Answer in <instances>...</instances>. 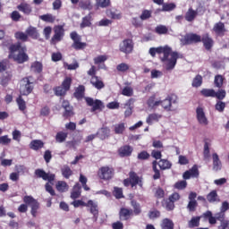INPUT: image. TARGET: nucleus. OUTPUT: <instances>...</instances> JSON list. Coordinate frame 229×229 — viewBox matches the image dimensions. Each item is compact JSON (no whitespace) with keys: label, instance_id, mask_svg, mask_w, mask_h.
<instances>
[{"label":"nucleus","instance_id":"obj_34","mask_svg":"<svg viewBox=\"0 0 229 229\" xmlns=\"http://www.w3.org/2000/svg\"><path fill=\"white\" fill-rule=\"evenodd\" d=\"M42 148H44V142H42L40 140H34L30 142V149H34V151H37Z\"/></svg>","mask_w":229,"mask_h":229},{"label":"nucleus","instance_id":"obj_17","mask_svg":"<svg viewBox=\"0 0 229 229\" xmlns=\"http://www.w3.org/2000/svg\"><path fill=\"white\" fill-rule=\"evenodd\" d=\"M213 31H215V33L218 35V37H223V35L226 33V29H225V23L223 22L216 23L214 25Z\"/></svg>","mask_w":229,"mask_h":229},{"label":"nucleus","instance_id":"obj_23","mask_svg":"<svg viewBox=\"0 0 229 229\" xmlns=\"http://www.w3.org/2000/svg\"><path fill=\"white\" fill-rule=\"evenodd\" d=\"M160 119H162V114L153 113V114H148V116L146 119V123L148 124H153V123H158V121H160Z\"/></svg>","mask_w":229,"mask_h":229},{"label":"nucleus","instance_id":"obj_42","mask_svg":"<svg viewBox=\"0 0 229 229\" xmlns=\"http://www.w3.org/2000/svg\"><path fill=\"white\" fill-rule=\"evenodd\" d=\"M199 216H193L189 222L188 226L189 228H196V226H199Z\"/></svg>","mask_w":229,"mask_h":229},{"label":"nucleus","instance_id":"obj_37","mask_svg":"<svg viewBox=\"0 0 229 229\" xmlns=\"http://www.w3.org/2000/svg\"><path fill=\"white\" fill-rule=\"evenodd\" d=\"M114 133H116V135H123V133H124V130H126L124 123H116L114 124Z\"/></svg>","mask_w":229,"mask_h":229},{"label":"nucleus","instance_id":"obj_52","mask_svg":"<svg viewBox=\"0 0 229 229\" xmlns=\"http://www.w3.org/2000/svg\"><path fill=\"white\" fill-rule=\"evenodd\" d=\"M130 69V65L126 63H122L116 66V71L119 72H126Z\"/></svg>","mask_w":229,"mask_h":229},{"label":"nucleus","instance_id":"obj_40","mask_svg":"<svg viewBox=\"0 0 229 229\" xmlns=\"http://www.w3.org/2000/svg\"><path fill=\"white\" fill-rule=\"evenodd\" d=\"M62 174L64 178H71L72 176V170L68 165H64L61 169Z\"/></svg>","mask_w":229,"mask_h":229},{"label":"nucleus","instance_id":"obj_22","mask_svg":"<svg viewBox=\"0 0 229 229\" xmlns=\"http://www.w3.org/2000/svg\"><path fill=\"white\" fill-rule=\"evenodd\" d=\"M18 10L20 12H22V13H25V15H30L31 12H33V9L31 8V5L30 4L21 3L17 6Z\"/></svg>","mask_w":229,"mask_h":229},{"label":"nucleus","instance_id":"obj_21","mask_svg":"<svg viewBox=\"0 0 229 229\" xmlns=\"http://www.w3.org/2000/svg\"><path fill=\"white\" fill-rule=\"evenodd\" d=\"M90 83L93 85V87H95V89H98L105 88V83H103V81H101V79H99L98 76L91 77Z\"/></svg>","mask_w":229,"mask_h":229},{"label":"nucleus","instance_id":"obj_7","mask_svg":"<svg viewBox=\"0 0 229 229\" xmlns=\"http://www.w3.org/2000/svg\"><path fill=\"white\" fill-rule=\"evenodd\" d=\"M70 37L72 40H73V43L72 45V47H73V49H76L78 51L80 49H85V47H87V43L81 42V36L78 35V33L72 32L70 34Z\"/></svg>","mask_w":229,"mask_h":229},{"label":"nucleus","instance_id":"obj_27","mask_svg":"<svg viewBox=\"0 0 229 229\" xmlns=\"http://www.w3.org/2000/svg\"><path fill=\"white\" fill-rule=\"evenodd\" d=\"M198 16V12L192 10V8H190L185 14V20L188 22H192V21H194V19H196V17Z\"/></svg>","mask_w":229,"mask_h":229},{"label":"nucleus","instance_id":"obj_46","mask_svg":"<svg viewBox=\"0 0 229 229\" xmlns=\"http://www.w3.org/2000/svg\"><path fill=\"white\" fill-rule=\"evenodd\" d=\"M17 40H21V42H28V34L24 32L18 31L14 34Z\"/></svg>","mask_w":229,"mask_h":229},{"label":"nucleus","instance_id":"obj_56","mask_svg":"<svg viewBox=\"0 0 229 229\" xmlns=\"http://www.w3.org/2000/svg\"><path fill=\"white\" fill-rule=\"evenodd\" d=\"M174 8H176V4H174V3L163 4V12H173Z\"/></svg>","mask_w":229,"mask_h":229},{"label":"nucleus","instance_id":"obj_11","mask_svg":"<svg viewBox=\"0 0 229 229\" xmlns=\"http://www.w3.org/2000/svg\"><path fill=\"white\" fill-rule=\"evenodd\" d=\"M196 114H197V121L200 126H208V118H207V115L205 114V111H203V108L198 107L196 109Z\"/></svg>","mask_w":229,"mask_h":229},{"label":"nucleus","instance_id":"obj_41","mask_svg":"<svg viewBox=\"0 0 229 229\" xmlns=\"http://www.w3.org/2000/svg\"><path fill=\"white\" fill-rule=\"evenodd\" d=\"M131 205L133 208L132 214H134V216H139L140 212H142V209H140V204H139L137 201L131 200Z\"/></svg>","mask_w":229,"mask_h":229},{"label":"nucleus","instance_id":"obj_9","mask_svg":"<svg viewBox=\"0 0 229 229\" xmlns=\"http://www.w3.org/2000/svg\"><path fill=\"white\" fill-rule=\"evenodd\" d=\"M84 207L89 208L90 214L93 215L94 221H98V216H99V207L98 202L95 200H89L88 203L84 204Z\"/></svg>","mask_w":229,"mask_h":229},{"label":"nucleus","instance_id":"obj_36","mask_svg":"<svg viewBox=\"0 0 229 229\" xmlns=\"http://www.w3.org/2000/svg\"><path fill=\"white\" fill-rule=\"evenodd\" d=\"M205 219H208L209 225H216L217 223V218L212 215V211H207L203 214Z\"/></svg>","mask_w":229,"mask_h":229},{"label":"nucleus","instance_id":"obj_64","mask_svg":"<svg viewBox=\"0 0 229 229\" xmlns=\"http://www.w3.org/2000/svg\"><path fill=\"white\" fill-rule=\"evenodd\" d=\"M218 229H229V220H223Z\"/></svg>","mask_w":229,"mask_h":229},{"label":"nucleus","instance_id":"obj_1","mask_svg":"<svg viewBox=\"0 0 229 229\" xmlns=\"http://www.w3.org/2000/svg\"><path fill=\"white\" fill-rule=\"evenodd\" d=\"M148 53L153 57L156 56L157 53V55H163V56L160 57V60L163 62L164 67L166 71H173V69L176 67V62L179 55L177 52H173L169 46L151 47L149 48Z\"/></svg>","mask_w":229,"mask_h":229},{"label":"nucleus","instance_id":"obj_30","mask_svg":"<svg viewBox=\"0 0 229 229\" xmlns=\"http://www.w3.org/2000/svg\"><path fill=\"white\" fill-rule=\"evenodd\" d=\"M55 187L59 192H67L69 191V185L64 181H58Z\"/></svg>","mask_w":229,"mask_h":229},{"label":"nucleus","instance_id":"obj_51","mask_svg":"<svg viewBox=\"0 0 229 229\" xmlns=\"http://www.w3.org/2000/svg\"><path fill=\"white\" fill-rule=\"evenodd\" d=\"M31 70L34 72H42V63L35 62L31 64Z\"/></svg>","mask_w":229,"mask_h":229},{"label":"nucleus","instance_id":"obj_44","mask_svg":"<svg viewBox=\"0 0 229 229\" xmlns=\"http://www.w3.org/2000/svg\"><path fill=\"white\" fill-rule=\"evenodd\" d=\"M224 81H225V77H223V75L215 76L214 83H215V87H216L217 89H221V87H223Z\"/></svg>","mask_w":229,"mask_h":229},{"label":"nucleus","instance_id":"obj_24","mask_svg":"<svg viewBox=\"0 0 229 229\" xmlns=\"http://www.w3.org/2000/svg\"><path fill=\"white\" fill-rule=\"evenodd\" d=\"M133 151V148L128 145H125L119 148L118 153L120 157H130Z\"/></svg>","mask_w":229,"mask_h":229},{"label":"nucleus","instance_id":"obj_28","mask_svg":"<svg viewBox=\"0 0 229 229\" xmlns=\"http://www.w3.org/2000/svg\"><path fill=\"white\" fill-rule=\"evenodd\" d=\"M69 133L65 131H59L55 135V142H58V144H62L63 142H65L67 140Z\"/></svg>","mask_w":229,"mask_h":229},{"label":"nucleus","instance_id":"obj_4","mask_svg":"<svg viewBox=\"0 0 229 229\" xmlns=\"http://www.w3.org/2000/svg\"><path fill=\"white\" fill-rule=\"evenodd\" d=\"M24 203L26 205H29L31 208L30 214L33 217H37V210H38L40 204H38V201L37 199H33L32 196H25L23 198Z\"/></svg>","mask_w":229,"mask_h":229},{"label":"nucleus","instance_id":"obj_2","mask_svg":"<svg viewBox=\"0 0 229 229\" xmlns=\"http://www.w3.org/2000/svg\"><path fill=\"white\" fill-rule=\"evenodd\" d=\"M9 58H13L18 64H24L28 62V55L26 54V47H21V43H16L10 47Z\"/></svg>","mask_w":229,"mask_h":229},{"label":"nucleus","instance_id":"obj_18","mask_svg":"<svg viewBox=\"0 0 229 229\" xmlns=\"http://www.w3.org/2000/svg\"><path fill=\"white\" fill-rule=\"evenodd\" d=\"M132 215L133 210L125 208H122L119 212L120 219H123V221H128V219H130V216Z\"/></svg>","mask_w":229,"mask_h":229},{"label":"nucleus","instance_id":"obj_15","mask_svg":"<svg viewBox=\"0 0 229 229\" xmlns=\"http://www.w3.org/2000/svg\"><path fill=\"white\" fill-rule=\"evenodd\" d=\"M26 34H27V37H30V38H33L34 40H37L40 37V33L38 32V30H37V28L33 26L27 28Z\"/></svg>","mask_w":229,"mask_h":229},{"label":"nucleus","instance_id":"obj_6","mask_svg":"<svg viewBox=\"0 0 229 229\" xmlns=\"http://www.w3.org/2000/svg\"><path fill=\"white\" fill-rule=\"evenodd\" d=\"M54 36L51 38V44H57V42H62L64 36L65 35V30L64 26L57 25L54 28Z\"/></svg>","mask_w":229,"mask_h":229},{"label":"nucleus","instance_id":"obj_20","mask_svg":"<svg viewBox=\"0 0 229 229\" xmlns=\"http://www.w3.org/2000/svg\"><path fill=\"white\" fill-rule=\"evenodd\" d=\"M201 42H203V45L206 49H211L212 46H214V40L211 39L210 36L208 34H204L201 38Z\"/></svg>","mask_w":229,"mask_h":229},{"label":"nucleus","instance_id":"obj_60","mask_svg":"<svg viewBox=\"0 0 229 229\" xmlns=\"http://www.w3.org/2000/svg\"><path fill=\"white\" fill-rule=\"evenodd\" d=\"M148 105L150 108H155V106H158L160 105V101H155V97H151L148 100Z\"/></svg>","mask_w":229,"mask_h":229},{"label":"nucleus","instance_id":"obj_53","mask_svg":"<svg viewBox=\"0 0 229 229\" xmlns=\"http://www.w3.org/2000/svg\"><path fill=\"white\" fill-rule=\"evenodd\" d=\"M51 33H53V28H51L50 26H47L43 30V35L47 40H49V38H51Z\"/></svg>","mask_w":229,"mask_h":229},{"label":"nucleus","instance_id":"obj_35","mask_svg":"<svg viewBox=\"0 0 229 229\" xmlns=\"http://www.w3.org/2000/svg\"><path fill=\"white\" fill-rule=\"evenodd\" d=\"M39 19L41 21H43L44 22H50V23H53V22H55V21H56V17L51 13L40 15Z\"/></svg>","mask_w":229,"mask_h":229},{"label":"nucleus","instance_id":"obj_14","mask_svg":"<svg viewBox=\"0 0 229 229\" xmlns=\"http://www.w3.org/2000/svg\"><path fill=\"white\" fill-rule=\"evenodd\" d=\"M36 175L38 178H42V180L47 182H54L55 181V174H47L44 170L38 169L35 172Z\"/></svg>","mask_w":229,"mask_h":229},{"label":"nucleus","instance_id":"obj_59","mask_svg":"<svg viewBox=\"0 0 229 229\" xmlns=\"http://www.w3.org/2000/svg\"><path fill=\"white\" fill-rule=\"evenodd\" d=\"M198 207V202L196 200H190L187 208L190 212H194Z\"/></svg>","mask_w":229,"mask_h":229},{"label":"nucleus","instance_id":"obj_12","mask_svg":"<svg viewBox=\"0 0 229 229\" xmlns=\"http://www.w3.org/2000/svg\"><path fill=\"white\" fill-rule=\"evenodd\" d=\"M85 100L89 106H92L91 112H96V110H103V108H105V106L101 100H94L90 98H86Z\"/></svg>","mask_w":229,"mask_h":229},{"label":"nucleus","instance_id":"obj_5","mask_svg":"<svg viewBox=\"0 0 229 229\" xmlns=\"http://www.w3.org/2000/svg\"><path fill=\"white\" fill-rule=\"evenodd\" d=\"M98 176L100 180H112L114 178V168L102 166L98 169Z\"/></svg>","mask_w":229,"mask_h":229},{"label":"nucleus","instance_id":"obj_3","mask_svg":"<svg viewBox=\"0 0 229 229\" xmlns=\"http://www.w3.org/2000/svg\"><path fill=\"white\" fill-rule=\"evenodd\" d=\"M160 105L165 110L174 112V110H177L178 108V97L172 95L166 99L160 101Z\"/></svg>","mask_w":229,"mask_h":229},{"label":"nucleus","instance_id":"obj_43","mask_svg":"<svg viewBox=\"0 0 229 229\" xmlns=\"http://www.w3.org/2000/svg\"><path fill=\"white\" fill-rule=\"evenodd\" d=\"M133 103H135V99L133 98H130L127 103L125 104V106H129V108L126 109L125 111V117H130V115H131L132 114V110H131V105H133Z\"/></svg>","mask_w":229,"mask_h":229},{"label":"nucleus","instance_id":"obj_8","mask_svg":"<svg viewBox=\"0 0 229 229\" xmlns=\"http://www.w3.org/2000/svg\"><path fill=\"white\" fill-rule=\"evenodd\" d=\"M33 91V85L30 79L25 78L21 81L20 92L21 96H29Z\"/></svg>","mask_w":229,"mask_h":229},{"label":"nucleus","instance_id":"obj_57","mask_svg":"<svg viewBox=\"0 0 229 229\" xmlns=\"http://www.w3.org/2000/svg\"><path fill=\"white\" fill-rule=\"evenodd\" d=\"M113 194L117 199H121V198H123V189L114 187Z\"/></svg>","mask_w":229,"mask_h":229},{"label":"nucleus","instance_id":"obj_16","mask_svg":"<svg viewBox=\"0 0 229 229\" xmlns=\"http://www.w3.org/2000/svg\"><path fill=\"white\" fill-rule=\"evenodd\" d=\"M130 180L131 187H135V185L142 187V179H140V177H139L135 172L130 173Z\"/></svg>","mask_w":229,"mask_h":229},{"label":"nucleus","instance_id":"obj_29","mask_svg":"<svg viewBox=\"0 0 229 229\" xmlns=\"http://www.w3.org/2000/svg\"><path fill=\"white\" fill-rule=\"evenodd\" d=\"M73 96L74 98H76V99H82V98H84L85 96V86L83 85L79 86L75 89Z\"/></svg>","mask_w":229,"mask_h":229},{"label":"nucleus","instance_id":"obj_63","mask_svg":"<svg viewBox=\"0 0 229 229\" xmlns=\"http://www.w3.org/2000/svg\"><path fill=\"white\" fill-rule=\"evenodd\" d=\"M81 8L82 10H91L92 9V4H90V1H86L80 4Z\"/></svg>","mask_w":229,"mask_h":229},{"label":"nucleus","instance_id":"obj_58","mask_svg":"<svg viewBox=\"0 0 229 229\" xmlns=\"http://www.w3.org/2000/svg\"><path fill=\"white\" fill-rule=\"evenodd\" d=\"M157 161H153L152 165H153V171H154V175L153 178L154 180H158L160 178V171L157 168Z\"/></svg>","mask_w":229,"mask_h":229},{"label":"nucleus","instance_id":"obj_50","mask_svg":"<svg viewBox=\"0 0 229 229\" xmlns=\"http://www.w3.org/2000/svg\"><path fill=\"white\" fill-rule=\"evenodd\" d=\"M201 83H203V77L201 75H197L192 81V87H201Z\"/></svg>","mask_w":229,"mask_h":229},{"label":"nucleus","instance_id":"obj_55","mask_svg":"<svg viewBox=\"0 0 229 229\" xmlns=\"http://www.w3.org/2000/svg\"><path fill=\"white\" fill-rule=\"evenodd\" d=\"M204 160L209 161L210 160V149L208 148V143H205L204 145Z\"/></svg>","mask_w":229,"mask_h":229},{"label":"nucleus","instance_id":"obj_19","mask_svg":"<svg viewBox=\"0 0 229 229\" xmlns=\"http://www.w3.org/2000/svg\"><path fill=\"white\" fill-rule=\"evenodd\" d=\"M213 158V170L214 171H221V167H223V165L221 163V159H219V156L217 153H214L212 156Z\"/></svg>","mask_w":229,"mask_h":229},{"label":"nucleus","instance_id":"obj_62","mask_svg":"<svg viewBox=\"0 0 229 229\" xmlns=\"http://www.w3.org/2000/svg\"><path fill=\"white\" fill-rule=\"evenodd\" d=\"M55 96H65L67 92L62 86L57 87L54 89Z\"/></svg>","mask_w":229,"mask_h":229},{"label":"nucleus","instance_id":"obj_10","mask_svg":"<svg viewBox=\"0 0 229 229\" xmlns=\"http://www.w3.org/2000/svg\"><path fill=\"white\" fill-rule=\"evenodd\" d=\"M120 51L125 55H130L133 51V41L131 39H124L120 43Z\"/></svg>","mask_w":229,"mask_h":229},{"label":"nucleus","instance_id":"obj_54","mask_svg":"<svg viewBox=\"0 0 229 229\" xmlns=\"http://www.w3.org/2000/svg\"><path fill=\"white\" fill-rule=\"evenodd\" d=\"M16 103L19 106V109L21 110V112H23V110H26V101H24V99H22V98L19 97L16 99Z\"/></svg>","mask_w":229,"mask_h":229},{"label":"nucleus","instance_id":"obj_33","mask_svg":"<svg viewBox=\"0 0 229 229\" xmlns=\"http://www.w3.org/2000/svg\"><path fill=\"white\" fill-rule=\"evenodd\" d=\"M97 135H98L99 139L105 140L110 135V129L108 127H103L98 131Z\"/></svg>","mask_w":229,"mask_h":229},{"label":"nucleus","instance_id":"obj_47","mask_svg":"<svg viewBox=\"0 0 229 229\" xmlns=\"http://www.w3.org/2000/svg\"><path fill=\"white\" fill-rule=\"evenodd\" d=\"M122 94L127 98H131V96H133V88L130 86L124 87L122 90Z\"/></svg>","mask_w":229,"mask_h":229},{"label":"nucleus","instance_id":"obj_32","mask_svg":"<svg viewBox=\"0 0 229 229\" xmlns=\"http://www.w3.org/2000/svg\"><path fill=\"white\" fill-rule=\"evenodd\" d=\"M112 4L111 0H96L95 6L99 9V8H108Z\"/></svg>","mask_w":229,"mask_h":229},{"label":"nucleus","instance_id":"obj_49","mask_svg":"<svg viewBox=\"0 0 229 229\" xmlns=\"http://www.w3.org/2000/svg\"><path fill=\"white\" fill-rule=\"evenodd\" d=\"M71 83H72V79H71V77H66L62 83V88L67 91L71 89Z\"/></svg>","mask_w":229,"mask_h":229},{"label":"nucleus","instance_id":"obj_13","mask_svg":"<svg viewBox=\"0 0 229 229\" xmlns=\"http://www.w3.org/2000/svg\"><path fill=\"white\" fill-rule=\"evenodd\" d=\"M201 42V36L194 33L187 34L184 36L183 44H196Z\"/></svg>","mask_w":229,"mask_h":229},{"label":"nucleus","instance_id":"obj_26","mask_svg":"<svg viewBox=\"0 0 229 229\" xmlns=\"http://www.w3.org/2000/svg\"><path fill=\"white\" fill-rule=\"evenodd\" d=\"M162 229H174V223L169 218H164L160 225Z\"/></svg>","mask_w":229,"mask_h":229},{"label":"nucleus","instance_id":"obj_25","mask_svg":"<svg viewBox=\"0 0 229 229\" xmlns=\"http://www.w3.org/2000/svg\"><path fill=\"white\" fill-rule=\"evenodd\" d=\"M207 199L209 203L219 202V195H217V191L216 190L212 191L207 195Z\"/></svg>","mask_w":229,"mask_h":229},{"label":"nucleus","instance_id":"obj_31","mask_svg":"<svg viewBox=\"0 0 229 229\" xmlns=\"http://www.w3.org/2000/svg\"><path fill=\"white\" fill-rule=\"evenodd\" d=\"M81 186H80V183H76L73 186V191H72L71 198L72 199H77V198H80L81 194Z\"/></svg>","mask_w":229,"mask_h":229},{"label":"nucleus","instance_id":"obj_61","mask_svg":"<svg viewBox=\"0 0 229 229\" xmlns=\"http://www.w3.org/2000/svg\"><path fill=\"white\" fill-rule=\"evenodd\" d=\"M215 98L217 99H225V98H226V91L225 89H219L217 92L215 91Z\"/></svg>","mask_w":229,"mask_h":229},{"label":"nucleus","instance_id":"obj_39","mask_svg":"<svg viewBox=\"0 0 229 229\" xmlns=\"http://www.w3.org/2000/svg\"><path fill=\"white\" fill-rule=\"evenodd\" d=\"M92 21V15L88 14L82 19V22L81 23V28H89Z\"/></svg>","mask_w":229,"mask_h":229},{"label":"nucleus","instance_id":"obj_48","mask_svg":"<svg viewBox=\"0 0 229 229\" xmlns=\"http://www.w3.org/2000/svg\"><path fill=\"white\" fill-rule=\"evenodd\" d=\"M155 31L158 35H165V33H167V31H169V30L165 25H159V26L156 27Z\"/></svg>","mask_w":229,"mask_h":229},{"label":"nucleus","instance_id":"obj_45","mask_svg":"<svg viewBox=\"0 0 229 229\" xmlns=\"http://www.w3.org/2000/svg\"><path fill=\"white\" fill-rule=\"evenodd\" d=\"M200 94L205 96V98H216V90L214 89H203Z\"/></svg>","mask_w":229,"mask_h":229},{"label":"nucleus","instance_id":"obj_38","mask_svg":"<svg viewBox=\"0 0 229 229\" xmlns=\"http://www.w3.org/2000/svg\"><path fill=\"white\" fill-rule=\"evenodd\" d=\"M158 165H159L160 169H162L163 171H165V169H171V166L173 165L167 159H161L158 162Z\"/></svg>","mask_w":229,"mask_h":229}]
</instances>
